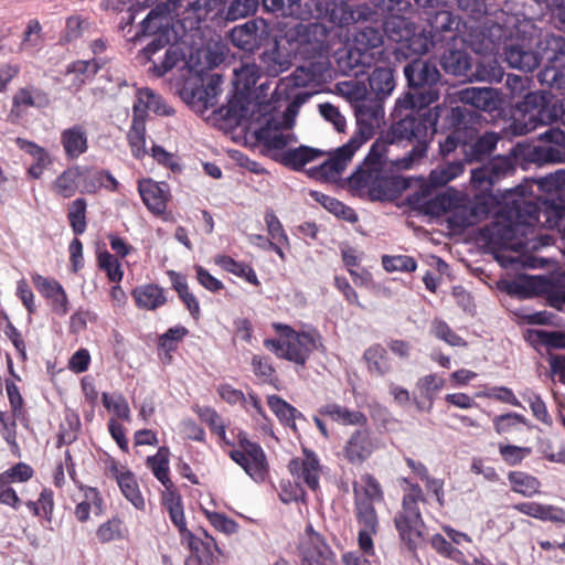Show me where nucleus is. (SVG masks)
Listing matches in <instances>:
<instances>
[{
  "mask_svg": "<svg viewBox=\"0 0 565 565\" xmlns=\"http://www.w3.org/2000/svg\"><path fill=\"white\" fill-rule=\"evenodd\" d=\"M505 35L504 62L510 68L532 73L551 90L565 92V36L539 26L525 17L512 18Z\"/></svg>",
  "mask_w": 565,
  "mask_h": 565,
  "instance_id": "nucleus-1",
  "label": "nucleus"
},
{
  "mask_svg": "<svg viewBox=\"0 0 565 565\" xmlns=\"http://www.w3.org/2000/svg\"><path fill=\"white\" fill-rule=\"evenodd\" d=\"M418 127L409 119L392 121L385 135H380L370 146L363 160L342 179L351 191L367 189L371 202L386 203L398 199L415 185L416 175H404L394 169L388 158L390 146H403L413 138Z\"/></svg>",
  "mask_w": 565,
  "mask_h": 565,
  "instance_id": "nucleus-2",
  "label": "nucleus"
},
{
  "mask_svg": "<svg viewBox=\"0 0 565 565\" xmlns=\"http://www.w3.org/2000/svg\"><path fill=\"white\" fill-rule=\"evenodd\" d=\"M489 22H484V14L477 15L466 25L428 41V51L436 49L439 52V65L446 74L468 77L475 66L471 53L482 58L492 55L504 57L507 41L503 25L487 24Z\"/></svg>",
  "mask_w": 565,
  "mask_h": 565,
  "instance_id": "nucleus-3",
  "label": "nucleus"
},
{
  "mask_svg": "<svg viewBox=\"0 0 565 565\" xmlns=\"http://www.w3.org/2000/svg\"><path fill=\"white\" fill-rule=\"evenodd\" d=\"M412 9L406 13L412 21L417 18L425 22L419 29H425L427 39H422V52L428 51V41L436 36H444L445 33L463 26L477 15L484 14L483 0H411Z\"/></svg>",
  "mask_w": 565,
  "mask_h": 565,
  "instance_id": "nucleus-4",
  "label": "nucleus"
},
{
  "mask_svg": "<svg viewBox=\"0 0 565 565\" xmlns=\"http://www.w3.org/2000/svg\"><path fill=\"white\" fill-rule=\"evenodd\" d=\"M376 24L363 26L358 32L359 41L367 49L392 46L395 60H409L423 50L422 39H427L425 29H419L412 17L381 18Z\"/></svg>",
  "mask_w": 565,
  "mask_h": 565,
  "instance_id": "nucleus-5",
  "label": "nucleus"
},
{
  "mask_svg": "<svg viewBox=\"0 0 565 565\" xmlns=\"http://www.w3.org/2000/svg\"><path fill=\"white\" fill-rule=\"evenodd\" d=\"M274 109L275 111L262 113V116H269V118L260 120L252 131V136L263 146L262 154L294 172H303L308 163L323 157L327 151L303 143L289 147L288 140H275L271 131L278 130L282 124L278 117V107Z\"/></svg>",
  "mask_w": 565,
  "mask_h": 565,
  "instance_id": "nucleus-6",
  "label": "nucleus"
},
{
  "mask_svg": "<svg viewBox=\"0 0 565 565\" xmlns=\"http://www.w3.org/2000/svg\"><path fill=\"white\" fill-rule=\"evenodd\" d=\"M274 329L280 338H267L264 347L277 358L287 360L299 366H305L311 353L321 344L318 332L296 331L288 324L276 322Z\"/></svg>",
  "mask_w": 565,
  "mask_h": 565,
  "instance_id": "nucleus-7",
  "label": "nucleus"
},
{
  "mask_svg": "<svg viewBox=\"0 0 565 565\" xmlns=\"http://www.w3.org/2000/svg\"><path fill=\"white\" fill-rule=\"evenodd\" d=\"M425 497L419 484H411V489L403 495L401 509L395 513L393 522L401 543L409 552H415L423 541L425 523L419 503Z\"/></svg>",
  "mask_w": 565,
  "mask_h": 565,
  "instance_id": "nucleus-8",
  "label": "nucleus"
},
{
  "mask_svg": "<svg viewBox=\"0 0 565 565\" xmlns=\"http://www.w3.org/2000/svg\"><path fill=\"white\" fill-rule=\"evenodd\" d=\"M504 205L501 189L495 192L484 189L476 193L470 204L455 209L446 218V225L454 234H462L487 218L495 207Z\"/></svg>",
  "mask_w": 565,
  "mask_h": 565,
  "instance_id": "nucleus-9",
  "label": "nucleus"
},
{
  "mask_svg": "<svg viewBox=\"0 0 565 565\" xmlns=\"http://www.w3.org/2000/svg\"><path fill=\"white\" fill-rule=\"evenodd\" d=\"M463 105L490 116L502 115L510 107V96L492 86H466L456 92Z\"/></svg>",
  "mask_w": 565,
  "mask_h": 565,
  "instance_id": "nucleus-10",
  "label": "nucleus"
},
{
  "mask_svg": "<svg viewBox=\"0 0 565 565\" xmlns=\"http://www.w3.org/2000/svg\"><path fill=\"white\" fill-rule=\"evenodd\" d=\"M363 98L367 102L354 106L355 130L351 137L339 149L349 150L355 154L362 146H364L374 134L373 119L384 117L385 111L382 105L373 106V98L367 90L363 88Z\"/></svg>",
  "mask_w": 565,
  "mask_h": 565,
  "instance_id": "nucleus-11",
  "label": "nucleus"
},
{
  "mask_svg": "<svg viewBox=\"0 0 565 565\" xmlns=\"http://www.w3.org/2000/svg\"><path fill=\"white\" fill-rule=\"evenodd\" d=\"M241 449L230 451V458L239 465L256 482H263L268 473V463L264 449L258 443L248 439L247 434H238Z\"/></svg>",
  "mask_w": 565,
  "mask_h": 565,
  "instance_id": "nucleus-12",
  "label": "nucleus"
},
{
  "mask_svg": "<svg viewBox=\"0 0 565 565\" xmlns=\"http://www.w3.org/2000/svg\"><path fill=\"white\" fill-rule=\"evenodd\" d=\"M127 141L135 159L141 160L150 156L159 166L170 170L174 174H181L184 170L182 159L178 153L168 151L162 145L152 140L147 149V134L127 132Z\"/></svg>",
  "mask_w": 565,
  "mask_h": 565,
  "instance_id": "nucleus-13",
  "label": "nucleus"
},
{
  "mask_svg": "<svg viewBox=\"0 0 565 565\" xmlns=\"http://www.w3.org/2000/svg\"><path fill=\"white\" fill-rule=\"evenodd\" d=\"M565 151V130L550 127L537 136V142L524 145L522 156L530 162L543 164Z\"/></svg>",
  "mask_w": 565,
  "mask_h": 565,
  "instance_id": "nucleus-14",
  "label": "nucleus"
},
{
  "mask_svg": "<svg viewBox=\"0 0 565 565\" xmlns=\"http://www.w3.org/2000/svg\"><path fill=\"white\" fill-rule=\"evenodd\" d=\"M255 26V22L246 21L242 24L234 25L226 32L228 43L238 50V53H234L226 45L220 49V54L227 64L237 58H249L260 49V42L256 40Z\"/></svg>",
  "mask_w": 565,
  "mask_h": 565,
  "instance_id": "nucleus-15",
  "label": "nucleus"
},
{
  "mask_svg": "<svg viewBox=\"0 0 565 565\" xmlns=\"http://www.w3.org/2000/svg\"><path fill=\"white\" fill-rule=\"evenodd\" d=\"M401 119H409L418 127L413 138L404 139L406 142H412L413 147L406 151L402 157L392 160L394 169L402 173L403 170H411L415 166L422 163L427 158L430 147V140L427 137V124L423 115L407 114Z\"/></svg>",
  "mask_w": 565,
  "mask_h": 565,
  "instance_id": "nucleus-16",
  "label": "nucleus"
},
{
  "mask_svg": "<svg viewBox=\"0 0 565 565\" xmlns=\"http://www.w3.org/2000/svg\"><path fill=\"white\" fill-rule=\"evenodd\" d=\"M137 189L142 203L151 214L161 216L163 221L170 220L167 205L172 199V194L167 181L142 178L138 181Z\"/></svg>",
  "mask_w": 565,
  "mask_h": 565,
  "instance_id": "nucleus-17",
  "label": "nucleus"
},
{
  "mask_svg": "<svg viewBox=\"0 0 565 565\" xmlns=\"http://www.w3.org/2000/svg\"><path fill=\"white\" fill-rule=\"evenodd\" d=\"M299 554L302 562L308 565H335V555L332 548L311 523L306 525L299 544Z\"/></svg>",
  "mask_w": 565,
  "mask_h": 565,
  "instance_id": "nucleus-18",
  "label": "nucleus"
},
{
  "mask_svg": "<svg viewBox=\"0 0 565 565\" xmlns=\"http://www.w3.org/2000/svg\"><path fill=\"white\" fill-rule=\"evenodd\" d=\"M326 154L328 158L309 169L305 168V172L308 178L318 182H335L341 179L354 154L349 150H341L339 147L328 150Z\"/></svg>",
  "mask_w": 565,
  "mask_h": 565,
  "instance_id": "nucleus-19",
  "label": "nucleus"
},
{
  "mask_svg": "<svg viewBox=\"0 0 565 565\" xmlns=\"http://www.w3.org/2000/svg\"><path fill=\"white\" fill-rule=\"evenodd\" d=\"M476 243L488 253L505 252L511 249L510 243L515 239L509 223L492 222L489 225L473 230Z\"/></svg>",
  "mask_w": 565,
  "mask_h": 565,
  "instance_id": "nucleus-20",
  "label": "nucleus"
},
{
  "mask_svg": "<svg viewBox=\"0 0 565 565\" xmlns=\"http://www.w3.org/2000/svg\"><path fill=\"white\" fill-rule=\"evenodd\" d=\"M420 53L409 57V61L406 60L407 63L403 67L407 92L418 90L431 82L443 79L437 64L429 60H422L418 56Z\"/></svg>",
  "mask_w": 565,
  "mask_h": 565,
  "instance_id": "nucleus-21",
  "label": "nucleus"
},
{
  "mask_svg": "<svg viewBox=\"0 0 565 565\" xmlns=\"http://www.w3.org/2000/svg\"><path fill=\"white\" fill-rule=\"evenodd\" d=\"M302 456V458L291 459L288 469L292 476L302 480L308 488L316 491L319 488L321 472L320 459L313 450L308 448H303Z\"/></svg>",
  "mask_w": 565,
  "mask_h": 565,
  "instance_id": "nucleus-22",
  "label": "nucleus"
},
{
  "mask_svg": "<svg viewBox=\"0 0 565 565\" xmlns=\"http://www.w3.org/2000/svg\"><path fill=\"white\" fill-rule=\"evenodd\" d=\"M444 84L443 79L435 81L427 84L423 88L415 92H404L402 96L396 99V105L405 110H423L437 103L440 98V86Z\"/></svg>",
  "mask_w": 565,
  "mask_h": 565,
  "instance_id": "nucleus-23",
  "label": "nucleus"
},
{
  "mask_svg": "<svg viewBox=\"0 0 565 565\" xmlns=\"http://www.w3.org/2000/svg\"><path fill=\"white\" fill-rule=\"evenodd\" d=\"M375 449L367 429H358L351 434L343 447L344 458L351 465H361L367 460Z\"/></svg>",
  "mask_w": 565,
  "mask_h": 565,
  "instance_id": "nucleus-24",
  "label": "nucleus"
},
{
  "mask_svg": "<svg viewBox=\"0 0 565 565\" xmlns=\"http://www.w3.org/2000/svg\"><path fill=\"white\" fill-rule=\"evenodd\" d=\"M298 78L299 77L296 76L295 73H291L286 78L281 79H288V83L286 84L284 89V99L287 103L284 113V120L285 127L288 129H294V127L297 124V117L301 106L306 104L310 98V94L307 90L302 89L297 90L294 97L291 96L292 90L296 88V86L299 85Z\"/></svg>",
  "mask_w": 565,
  "mask_h": 565,
  "instance_id": "nucleus-25",
  "label": "nucleus"
},
{
  "mask_svg": "<svg viewBox=\"0 0 565 565\" xmlns=\"http://www.w3.org/2000/svg\"><path fill=\"white\" fill-rule=\"evenodd\" d=\"M204 540L192 532H186V535L181 539L182 544H186L193 555L198 559L196 565H212L214 563V552L222 554L215 539L205 530H202Z\"/></svg>",
  "mask_w": 565,
  "mask_h": 565,
  "instance_id": "nucleus-26",
  "label": "nucleus"
},
{
  "mask_svg": "<svg viewBox=\"0 0 565 565\" xmlns=\"http://www.w3.org/2000/svg\"><path fill=\"white\" fill-rule=\"evenodd\" d=\"M61 145L66 159L73 161L88 150V134L82 125L74 124L62 130Z\"/></svg>",
  "mask_w": 565,
  "mask_h": 565,
  "instance_id": "nucleus-27",
  "label": "nucleus"
},
{
  "mask_svg": "<svg viewBox=\"0 0 565 565\" xmlns=\"http://www.w3.org/2000/svg\"><path fill=\"white\" fill-rule=\"evenodd\" d=\"M308 194L338 220L345 221L350 224H355L359 222V214L356 211L339 199L312 189L308 191Z\"/></svg>",
  "mask_w": 565,
  "mask_h": 565,
  "instance_id": "nucleus-28",
  "label": "nucleus"
},
{
  "mask_svg": "<svg viewBox=\"0 0 565 565\" xmlns=\"http://www.w3.org/2000/svg\"><path fill=\"white\" fill-rule=\"evenodd\" d=\"M95 253L97 268L106 274L109 282H121L125 276L121 259L113 255L103 241L96 242Z\"/></svg>",
  "mask_w": 565,
  "mask_h": 565,
  "instance_id": "nucleus-29",
  "label": "nucleus"
},
{
  "mask_svg": "<svg viewBox=\"0 0 565 565\" xmlns=\"http://www.w3.org/2000/svg\"><path fill=\"white\" fill-rule=\"evenodd\" d=\"M214 264L224 271L243 279L245 282H259L257 274L250 264L238 260L228 254H216L214 256Z\"/></svg>",
  "mask_w": 565,
  "mask_h": 565,
  "instance_id": "nucleus-30",
  "label": "nucleus"
},
{
  "mask_svg": "<svg viewBox=\"0 0 565 565\" xmlns=\"http://www.w3.org/2000/svg\"><path fill=\"white\" fill-rule=\"evenodd\" d=\"M319 414L330 417L333 422L344 426H365L367 417L360 411H351L337 403H329L319 408Z\"/></svg>",
  "mask_w": 565,
  "mask_h": 565,
  "instance_id": "nucleus-31",
  "label": "nucleus"
},
{
  "mask_svg": "<svg viewBox=\"0 0 565 565\" xmlns=\"http://www.w3.org/2000/svg\"><path fill=\"white\" fill-rule=\"evenodd\" d=\"M121 183L107 168L96 169L93 178L85 180V184L81 186V194H96L100 189H105L109 192H118Z\"/></svg>",
  "mask_w": 565,
  "mask_h": 565,
  "instance_id": "nucleus-32",
  "label": "nucleus"
},
{
  "mask_svg": "<svg viewBox=\"0 0 565 565\" xmlns=\"http://www.w3.org/2000/svg\"><path fill=\"white\" fill-rule=\"evenodd\" d=\"M170 449L167 446L159 447L153 456H149L146 460L147 467L151 470L156 479L170 491L173 482L169 477L170 472Z\"/></svg>",
  "mask_w": 565,
  "mask_h": 565,
  "instance_id": "nucleus-33",
  "label": "nucleus"
},
{
  "mask_svg": "<svg viewBox=\"0 0 565 565\" xmlns=\"http://www.w3.org/2000/svg\"><path fill=\"white\" fill-rule=\"evenodd\" d=\"M136 305L140 309L154 310L166 303L167 297L160 285H138L132 291Z\"/></svg>",
  "mask_w": 565,
  "mask_h": 565,
  "instance_id": "nucleus-34",
  "label": "nucleus"
},
{
  "mask_svg": "<svg viewBox=\"0 0 565 565\" xmlns=\"http://www.w3.org/2000/svg\"><path fill=\"white\" fill-rule=\"evenodd\" d=\"M522 514L541 521L565 522V511L548 504L537 502H521L513 507Z\"/></svg>",
  "mask_w": 565,
  "mask_h": 565,
  "instance_id": "nucleus-35",
  "label": "nucleus"
},
{
  "mask_svg": "<svg viewBox=\"0 0 565 565\" xmlns=\"http://www.w3.org/2000/svg\"><path fill=\"white\" fill-rule=\"evenodd\" d=\"M267 404L270 411L279 419L280 424L295 431L297 430L296 419H305L301 412L278 395H269L267 397Z\"/></svg>",
  "mask_w": 565,
  "mask_h": 565,
  "instance_id": "nucleus-36",
  "label": "nucleus"
},
{
  "mask_svg": "<svg viewBox=\"0 0 565 565\" xmlns=\"http://www.w3.org/2000/svg\"><path fill=\"white\" fill-rule=\"evenodd\" d=\"M12 98L14 99V106L21 107L44 109L51 104L49 94L32 84L19 88Z\"/></svg>",
  "mask_w": 565,
  "mask_h": 565,
  "instance_id": "nucleus-37",
  "label": "nucleus"
},
{
  "mask_svg": "<svg viewBox=\"0 0 565 565\" xmlns=\"http://www.w3.org/2000/svg\"><path fill=\"white\" fill-rule=\"evenodd\" d=\"M115 477L124 497L138 510L145 509V499L139 490L135 475L127 471H118L114 467Z\"/></svg>",
  "mask_w": 565,
  "mask_h": 565,
  "instance_id": "nucleus-38",
  "label": "nucleus"
},
{
  "mask_svg": "<svg viewBox=\"0 0 565 565\" xmlns=\"http://www.w3.org/2000/svg\"><path fill=\"white\" fill-rule=\"evenodd\" d=\"M497 56L478 57L476 72H471V75L479 82L500 83L504 76V68L498 62Z\"/></svg>",
  "mask_w": 565,
  "mask_h": 565,
  "instance_id": "nucleus-39",
  "label": "nucleus"
},
{
  "mask_svg": "<svg viewBox=\"0 0 565 565\" xmlns=\"http://www.w3.org/2000/svg\"><path fill=\"white\" fill-rule=\"evenodd\" d=\"M476 120V113L462 106L450 107L445 117L448 128L467 137Z\"/></svg>",
  "mask_w": 565,
  "mask_h": 565,
  "instance_id": "nucleus-40",
  "label": "nucleus"
},
{
  "mask_svg": "<svg viewBox=\"0 0 565 565\" xmlns=\"http://www.w3.org/2000/svg\"><path fill=\"white\" fill-rule=\"evenodd\" d=\"M67 221L74 236L79 237L87 230V200L78 196L72 201L67 210Z\"/></svg>",
  "mask_w": 565,
  "mask_h": 565,
  "instance_id": "nucleus-41",
  "label": "nucleus"
},
{
  "mask_svg": "<svg viewBox=\"0 0 565 565\" xmlns=\"http://www.w3.org/2000/svg\"><path fill=\"white\" fill-rule=\"evenodd\" d=\"M364 359L367 363V370L372 374L384 376L392 369L387 351L381 344L372 345L365 350Z\"/></svg>",
  "mask_w": 565,
  "mask_h": 565,
  "instance_id": "nucleus-42",
  "label": "nucleus"
},
{
  "mask_svg": "<svg viewBox=\"0 0 565 565\" xmlns=\"http://www.w3.org/2000/svg\"><path fill=\"white\" fill-rule=\"evenodd\" d=\"M260 62L265 65L268 76L276 77L290 67V62L280 51L278 45L265 49L259 55Z\"/></svg>",
  "mask_w": 565,
  "mask_h": 565,
  "instance_id": "nucleus-43",
  "label": "nucleus"
},
{
  "mask_svg": "<svg viewBox=\"0 0 565 565\" xmlns=\"http://www.w3.org/2000/svg\"><path fill=\"white\" fill-rule=\"evenodd\" d=\"M446 196L443 193L434 196H423L417 194L416 199H409V205L423 215L437 217L447 211L445 205Z\"/></svg>",
  "mask_w": 565,
  "mask_h": 565,
  "instance_id": "nucleus-44",
  "label": "nucleus"
},
{
  "mask_svg": "<svg viewBox=\"0 0 565 565\" xmlns=\"http://www.w3.org/2000/svg\"><path fill=\"white\" fill-rule=\"evenodd\" d=\"M189 334V330L177 324L169 328L164 333L160 334L158 338V350L164 353L166 361H171V353L174 352L179 343Z\"/></svg>",
  "mask_w": 565,
  "mask_h": 565,
  "instance_id": "nucleus-45",
  "label": "nucleus"
},
{
  "mask_svg": "<svg viewBox=\"0 0 565 565\" xmlns=\"http://www.w3.org/2000/svg\"><path fill=\"white\" fill-rule=\"evenodd\" d=\"M149 109L150 106L147 104V98L143 93H140L139 88L134 99L132 119L128 132L147 134L146 125L150 118Z\"/></svg>",
  "mask_w": 565,
  "mask_h": 565,
  "instance_id": "nucleus-46",
  "label": "nucleus"
},
{
  "mask_svg": "<svg viewBox=\"0 0 565 565\" xmlns=\"http://www.w3.org/2000/svg\"><path fill=\"white\" fill-rule=\"evenodd\" d=\"M446 380L437 374L422 376L416 382V388L420 397L428 403V408H433L437 394L445 387Z\"/></svg>",
  "mask_w": 565,
  "mask_h": 565,
  "instance_id": "nucleus-47",
  "label": "nucleus"
},
{
  "mask_svg": "<svg viewBox=\"0 0 565 565\" xmlns=\"http://www.w3.org/2000/svg\"><path fill=\"white\" fill-rule=\"evenodd\" d=\"M498 289L508 297L518 300L533 299L543 296L544 287H556L555 285H495Z\"/></svg>",
  "mask_w": 565,
  "mask_h": 565,
  "instance_id": "nucleus-48",
  "label": "nucleus"
},
{
  "mask_svg": "<svg viewBox=\"0 0 565 565\" xmlns=\"http://www.w3.org/2000/svg\"><path fill=\"white\" fill-rule=\"evenodd\" d=\"M355 511L360 530L377 532V513L370 500H355Z\"/></svg>",
  "mask_w": 565,
  "mask_h": 565,
  "instance_id": "nucleus-49",
  "label": "nucleus"
},
{
  "mask_svg": "<svg viewBox=\"0 0 565 565\" xmlns=\"http://www.w3.org/2000/svg\"><path fill=\"white\" fill-rule=\"evenodd\" d=\"M25 507L34 516H43L47 522L52 521L54 510L53 491L44 488L36 501H26Z\"/></svg>",
  "mask_w": 565,
  "mask_h": 565,
  "instance_id": "nucleus-50",
  "label": "nucleus"
},
{
  "mask_svg": "<svg viewBox=\"0 0 565 565\" xmlns=\"http://www.w3.org/2000/svg\"><path fill=\"white\" fill-rule=\"evenodd\" d=\"M526 339L552 349H565V331L529 330Z\"/></svg>",
  "mask_w": 565,
  "mask_h": 565,
  "instance_id": "nucleus-51",
  "label": "nucleus"
},
{
  "mask_svg": "<svg viewBox=\"0 0 565 565\" xmlns=\"http://www.w3.org/2000/svg\"><path fill=\"white\" fill-rule=\"evenodd\" d=\"M382 267L386 273H414L417 269V260L409 255H387L381 257Z\"/></svg>",
  "mask_w": 565,
  "mask_h": 565,
  "instance_id": "nucleus-52",
  "label": "nucleus"
},
{
  "mask_svg": "<svg viewBox=\"0 0 565 565\" xmlns=\"http://www.w3.org/2000/svg\"><path fill=\"white\" fill-rule=\"evenodd\" d=\"M54 191L63 199H70L78 191L77 177L71 167L64 169L53 181Z\"/></svg>",
  "mask_w": 565,
  "mask_h": 565,
  "instance_id": "nucleus-53",
  "label": "nucleus"
},
{
  "mask_svg": "<svg viewBox=\"0 0 565 565\" xmlns=\"http://www.w3.org/2000/svg\"><path fill=\"white\" fill-rule=\"evenodd\" d=\"M508 478L513 491L524 497H532L539 492L540 481L535 477L521 471H512Z\"/></svg>",
  "mask_w": 565,
  "mask_h": 565,
  "instance_id": "nucleus-54",
  "label": "nucleus"
},
{
  "mask_svg": "<svg viewBox=\"0 0 565 565\" xmlns=\"http://www.w3.org/2000/svg\"><path fill=\"white\" fill-rule=\"evenodd\" d=\"M102 402L104 407L107 411L113 412L117 418L125 422L130 420V407L122 394H109L107 392H103Z\"/></svg>",
  "mask_w": 565,
  "mask_h": 565,
  "instance_id": "nucleus-55",
  "label": "nucleus"
},
{
  "mask_svg": "<svg viewBox=\"0 0 565 565\" xmlns=\"http://www.w3.org/2000/svg\"><path fill=\"white\" fill-rule=\"evenodd\" d=\"M370 2L381 13V18L407 17V11L412 9L411 0H370Z\"/></svg>",
  "mask_w": 565,
  "mask_h": 565,
  "instance_id": "nucleus-56",
  "label": "nucleus"
},
{
  "mask_svg": "<svg viewBox=\"0 0 565 565\" xmlns=\"http://www.w3.org/2000/svg\"><path fill=\"white\" fill-rule=\"evenodd\" d=\"M505 206H511L519 201L534 194L532 178L524 177L523 180L513 188L501 190Z\"/></svg>",
  "mask_w": 565,
  "mask_h": 565,
  "instance_id": "nucleus-57",
  "label": "nucleus"
},
{
  "mask_svg": "<svg viewBox=\"0 0 565 565\" xmlns=\"http://www.w3.org/2000/svg\"><path fill=\"white\" fill-rule=\"evenodd\" d=\"M167 509L171 522L179 530L181 539H183L186 535V532L191 531L186 527L181 497L179 494L171 493V497L167 500Z\"/></svg>",
  "mask_w": 565,
  "mask_h": 565,
  "instance_id": "nucleus-58",
  "label": "nucleus"
},
{
  "mask_svg": "<svg viewBox=\"0 0 565 565\" xmlns=\"http://www.w3.org/2000/svg\"><path fill=\"white\" fill-rule=\"evenodd\" d=\"M430 331L438 340L446 342L450 347H467V342L443 319L435 318L431 322Z\"/></svg>",
  "mask_w": 565,
  "mask_h": 565,
  "instance_id": "nucleus-59",
  "label": "nucleus"
},
{
  "mask_svg": "<svg viewBox=\"0 0 565 565\" xmlns=\"http://www.w3.org/2000/svg\"><path fill=\"white\" fill-rule=\"evenodd\" d=\"M195 413L199 418L209 426L212 433L216 434L222 440H226V427L221 416L213 407H198Z\"/></svg>",
  "mask_w": 565,
  "mask_h": 565,
  "instance_id": "nucleus-60",
  "label": "nucleus"
},
{
  "mask_svg": "<svg viewBox=\"0 0 565 565\" xmlns=\"http://www.w3.org/2000/svg\"><path fill=\"white\" fill-rule=\"evenodd\" d=\"M140 93H143L147 104L157 116L171 117L175 114V109L167 104L164 97L151 87L145 86L140 88Z\"/></svg>",
  "mask_w": 565,
  "mask_h": 565,
  "instance_id": "nucleus-61",
  "label": "nucleus"
},
{
  "mask_svg": "<svg viewBox=\"0 0 565 565\" xmlns=\"http://www.w3.org/2000/svg\"><path fill=\"white\" fill-rule=\"evenodd\" d=\"M227 157L235 162L236 166L256 175H266L269 171L258 161L250 159L245 152L238 149H227Z\"/></svg>",
  "mask_w": 565,
  "mask_h": 565,
  "instance_id": "nucleus-62",
  "label": "nucleus"
},
{
  "mask_svg": "<svg viewBox=\"0 0 565 565\" xmlns=\"http://www.w3.org/2000/svg\"><path fill=\"white\" fill-rule=\"evenodd\" d=\"M86 20L78 14L70 15L65 21V29L61 33L58 44L67 45L83 36L84 28L83 24Z\"/></svg>",
  "mask_w": 565,
  "mask_h": 565,
  "instance_id": "nucleus-63",
  "label": "nucleus"
},
{
  "mask_svg": "<svg viewBox=\"0 0 565 565\" xmlns=\"http://www.w3.org/2000/svg\"><path fill=\"white\" fill-rule=\"evenodd\" d=\"M367 81L371 89L375 94H383L384 98L388 97L394 88L388 72L383 67H375L369 75Z\"/></svg>",
  "mask_w": 565,
  "mask_h": 565,
  "instance_id": "nucleus-64",
  "label": "nucleus"
}]
</instances>
